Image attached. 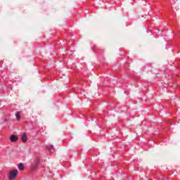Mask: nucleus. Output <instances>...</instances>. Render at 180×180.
Wrapping results in <instances>:
<instances>
[{"label": "nucleus", "instance_id": "0eeeda50", "mask_svg": "<svg viewBox=\"0 0 180 180\" xmlns=\"http://www.w3.org/2000/svg\"><path fill=\"white\" fill-rule=\"evenodd\" d=\"M34 168H37V165H39V159H36L34 161Z\"/></svg>", "mask_w": 180, "mask_h": 180}, {"label": "nucleus", "instance_id": "39448f33", "mask_svg": "<svg viewBox=\"0 0 180 180\" xmlns=\"http://www.w3.org/2000/svg\"><path fill=\"white\" fill-rule=\"evenodd\" d=\"M18 169L20 171H23V169H25V165H23V163H19L18 165Z\"/></svg>", "mask_w": 180, "mask_h": 180}, {"label": "nucleus", "instance_id": "f03ea898", "mask_svg": "<svg viewBox=\"0 0 180 180\" xmlns=\"http://www.w3.org/2000/svg\"><path fill=\"white\" fill-rule=\"evenodd\" d=\"M46 148L50 153H54V151H56V148H54V146L51 144H48L46 146Z\"/></svg>", "mask_w": 180, "mask_h": 180}, {"label": "nucleus", "instance_id": "f257e3e1", "mask_svg": "<svg viewBox=\"0 0 180 180\" xmlns=\"http://www.w3.org/2000/svg\"><path fill=\"white\" fill-rule=\"evenodd\" d=\"M18 172L16 169L11 171L8 175V179L9 180H15L16 176H18Z\"/></svg>", "mask_w": 180, "mask_h": 180}, {"label": "nucleus", "instance_id": "423d86ee", "mask_svg": "<svg viewBox=\"0 0 180 180\" xmlns=\"http://www.w3.org/2000/svg\"><path fill=\"white\" fill-rule=\"evenodd\" d=\"M20 113H22V112L20 111H18L16 115H15V117L17 119V120H20V117H19V115H20Z\"/></svg>", "mask_w": 180, "mask_h": 180}, {"label": "nucleus", "instance_id": "20e7f679", "mask_svg": "<svg viewBox=\"0 0 180 180\" xmlns=\"http://www.w3.org/2000/svg\"><path fill=\"white\" fill-rule=\"evenodd\" d=\"M21 139L22 143H26L27 141V136H26V134H22Z\"/></svg>", "mask_w": 180, "mask_h": 180}, {"label": "nucleus", "instance_id": "7ed1b4c3", "mask_svg": "<svg viewBox=\"0 0 180 180\" xmlns=\"http://www.w3.org/2000/svg\"><path fill=\"white\" fill-rule=\"evenodd\" d=\"M18 138L16 135H11L10 137L11 143H15V141H18Z\"/></svg>", "mask_w": 180, "mask_h": 180}]
</instances>
